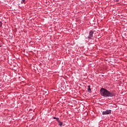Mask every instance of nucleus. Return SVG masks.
I'll list each match as a JSON object with an SVG mask.
<instances>
[{
    "label": "nucleus",
    "mask_w": 127,
    "mask_h": 127,
    "mask_svg": "<svg viewBox=\"0 0 127 127\" xmlns=\"http://www.w3.org/2000/svg\"><path fill=\"white\" fill-rule=\"evenodd\" d=\"M87 87H88L87 91L88 93H91L92 91H91V85H88Z\"/></svg>",
    "instance_id": "obj_4"
},
{
    "label": "nucleus",
    "mask_w": 127,
    "mask_h": 127,
    "mask_svg": "<svg viewBox=\"0 0 127 127\" xmlns=\"http://www.w3.org/2000/svg\"><path fill=\"white\" fill-rule=\"evenodd\" d=\"M112 113V110H108L106 111H103L102 115H110Z\"/></svg>",
    "instance_id": "obj_3"
},
{
    "label": "nucleus",
    "mask_w": 127,
    "mask_h": 127,
    "mask_svg": "<svg viewBox=\"0 0 127 127\" xmlns=\"http://www.w3.org/2000/svg\"><path fill=\"white\" fill-rule=\"evenodd\" d=\"M100 94L103 97H115L116 96L115 91L111 92L104 88L100 89Z\"/></svg>",
    "instance_id": "obj_1"
},
{
    "label": "nucleus",
    "mask_w": 127,
    "mask_h": 127,
    "mask_svg": "<svg viewBox=\"0 0 127 127\" xmlns=\"http://www.w3.org/2000/svg\"><path fill=\"white\" fill-rule=\"evenodd\" d=\"M57 118H56V117H53L54 120H56Z\"/></svg>",
    "instance_id": "obj_9"
},
{
    "label": "nucleus",
    "mask_w": 127,
    "mask_h": 127,
    "mask_svg": "<svg viewBox=\"0 0 127 127\" xmlns=\"http://www.w3.org/2000/svg\"><path fill=\"white\" fill-rule=\"evenodd\" d=\"M27 1V0H21V3H25Z\"/></svg>",
    "instance_id": "obj_6"
},
{
    "label": "nucleus",
    "mask_w": 127,
    "mask_h": 127,
    "mask_svg": "<svg viewBox=\"0 0 127 127\" xmlns=\"http://www.w3.org/2000/svg\"><path fill=\"white\" fill-rule=\"evenodd\" d=\"M58 123H59V126H60V127H62V126H63V122L60 121L58 122Z\"/></svg>",
    "instance_id": "obj_5"
},
{
    "label": "nucleus",
    "mask_w": 127,
    "mask_h": 127,
    "mask_svg": "<svg viewBox=\"0 0 127 127\" xmlns=\"http://www.w3.org/2000/svg\"><path fill=\"white\" fill-rule=\"evenodd\" d=\"M94 34V31L93 30H90L89 31V35L88 36V39H92V37H93V35Z\"/></svg>",
    "instance_id": "obj_2"
},
{
    "label": "nucleus",
    "mask_w": 127,
    "mask_h": 127,
    "mask_svg": "<svg viewBox=\"0 0 127 127\" xmlns=\"http://www.w3.org/2000/svg\"><path fill=\"white\" fill-rule=\"evenodd\" d=\"M2 26V22L1 21H0V27H1Z\"/></svg>",
    "instance_id": "obj_7"
},
{
    "label": "nucleus",
    "mask_w": 127,
    "mask_h": 127,
    "mask_svg": "<svg viewBox=\"0 0 127 127\" xmlns=\"http://www.w3.org/2000/svg\"><path fill=\"white\" fill-rule=\"evenodd\" d=\"M56 120H57V121L58 122H59L60 121L59 118H57V119H56Z\"/></svg>",
    "instance_id": "obj_8"
},
{
    "label": "nucleus",
    "mask_w": 127,
    "mask_h": 127,
    "mask_svg": "<svg viewBox=\"0 0 127 127\" xmlns=\"http://www.w3.org/2000/svg\"><path fill=\"white\" fill-rule=\"evenodd\" d=\"M1 46H2L1 45V44L0 43V47H1Z\"/></svg>",
    "instance_id": "obj_10"
}]
</instances>
